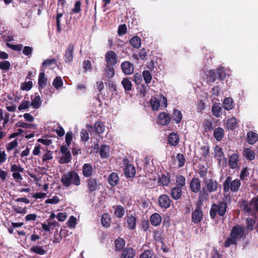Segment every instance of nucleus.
<instances>
[{"mask_svg": "<svg viewBox=\"0 0 258 258\" xmlns=\"http://www.w3.org/2000/svg\"><path fill=\"white\" fill-rule=\"evenodd\" d=\"M93 168L92 166L90 163H85L83 165L82 167V173L85 177H92L91 176L93 173Z\"/></svg>", "mask_w": 258, "mask_h": 258, "instance_id": "nucleus-20", "label": "nucleus"}, {"mask_svg": "<svg viewBox=\"0 0 258 258\" xmlns=\"http://www.w3.org/2000/svg\"><path fill=\"white\" fill-rule=\"evenodd\" d=\"M182 188L174 187L170 191V196L172 199L175 200H178L180 199L182 195Z\"/></svg>", "mask_w": 258, "mask_h": 258, "instance_id": "nucleus-25", "label": "nucleus"}, {"mask_svg": "<svg viewBox=\"0 0 258 258\" xmlns=\"http://www.w3.org/2000/svg\"><path fill=\"white\" fill-rule=\"evenodd\" d=\"M237 240L233 237H228L224 242V246L225 247H229L231 245H236Z\"/></svg>", "mask_w": 258, "mask_h": 258, "instance_id": "nucleus-50", "label": "nucleus"}, {"mask_svg": "<svg viewBox=\"0 0 258 258\" xmlns=\"http://www.w3.org/2000/svg\"><path fill=\"white\" fill-rule=\"evenodd\" d=\"M227 209V204L224 201H218L217 203L213 204L210 211L211 219H215L217 215L220 217H223L225 215Z\"/></svg>", "mask_w": 258, "mask_h": 258, "instance_id": "nucleus-4", "label": "nucleus"}, {"mask_svg": "<svg viewBox=\"0 0 258 258\" xmlns=\"http://www.w3.org/2000/svg\"><path fill=\"white\" fill-rule=\"evenodd\" d=\"M130 43L133 47L136 49L139 48L141 45V39L139 37L134 36L130 40Z\"/></svg>", "mask_w": 258, "mask_h": 258, "instance_id": "nucleus-33", "label": "nucleus"}, {"mask_svg": "<svg viewBox=\"0 0 258 258\" xmlns=\"http://www.w3.org/2000/svg\"><path fill=\"white\" fill-rule=\"evenodd\" d=\"M143 77L146 84H149L152 80V77L149 71L146 70L143 72Z\"/></svg>", "mask_w": 258, "mask_h": 258, "instance_id": "nucleus-53", "label": "nucleus"}, {"mask_svg": "<svg viewBox=\"0 0 258 258\" xmlns=\"http://www.w3.org/2000/svg\"><path fill=\"white\" fill-rule=\"evenodd\" d=\"M136 218L133 215L127 216L126 217L127 228L130 230L135 229L136 226Z\"/></svg>", "mask_w": 258, "mask_h": 258, "instance_id": "nucleus-26", "label": "nucleus"}, {"mask_svg": "<svg viewBox=\"0 0 258 258\" xmlns=\"http://www.w3.org/2000/svg\"><path fill=\"white\" fill-rule=\"evenodd\" d=\"M124 165V173L126 178H133L136 174V168L133 164H130L127 159L125 158L123 160Z\"/></svg>", "mask_w": 258, "mask_h": 258, "instance_id": "nucleus-7", "label": "nucleus"}, {"mask_svg": "<svg viewBox=\"0 0 258 258\" xmlns=\"http://www.w3.org/2000/svg\"><path fill=\"white\" fill-rule=\"evenodd\" d=\"M245 157L249 160H253L255 158V153L250 148H246L244 150Z\"/></svg>", "mask_w": 258, "mask_h": 258, "instance_id": "nucleus-45", "label": "nucleus"}, {"mask_svg": "<svg viewBox=\"0 0 258 258\" xmlns=\"http://www.w3.org/2000/svg\"><path fill=\"white\" fill-rule=\"evenodd\" d=\"M111 219L108 213H104L101 217V223L103 227L108 228L110 225Z\"/></svg>", "mask_w": 258, "mask_h": 258, "instance_id": "nucleus-37", "label": "nucleus"}, {"mask_svg": "<svg viewBox=\"0 0 258 258\" xmlns=\"http://www.w3.org/2000/svg\"><path fill=\"white\" fill-rule=\"evenodd\" d=\"M56 64V60L55 58L47 59L43 61L40 70H43L44 72L47 68L52 69L51 67Z\"/></svg>", "mask_w": 258, "mask_h": 258, "instance_id": "nucleus-24", "label": "nucleus"}, {"mask_svg": "<svg viewBox=\"0 0 258 258\" xmlns=\"http://www.w3.org/2000/svg\"><path fill=\"white\" fill-rule=\"evenodd\" d=\"M241 184L240 179H235L232 180L231 176H228L223 183V190L225 192L229 191L232 192H237L239 190Z\"/></svg>", "mask_w": 258, "mask_h": 258, "instance_id": "nucleus-5", "label": "nucleus"}, {"mask_svg": "<svg viewBox=\"0 0 258 258\" xmlns=\"http://www.w3.org/2000/svg\"><path fill=\"white\" fill-rule=\"evenodd\" d=\"M171 200L167 195H161L158 198V204L160 207L168 209L170 207Z\"/></svg>", "mask_w": 258, "mask_h": 258, "instance_id": "nucleus-11", "label": "nucleus"}, {"mask_svg": "<svg viewBox=\"0 0 258 258\" xmlns=\"http://www.w3.org/2000/svg\"><path fill=\"white\" fill-rule=\"evenodd\" d=\"M74 44L70 43L68 46L64 56L65 62L69 63L73 61L74 57Z\"/></svg>", "mask_w": 258, "mask_h": 258, "instance_id": "nucleus-16", "label": "nucleus"}, {"mask_svg": "<svg viewBox=\"0 0 258 258\" xmlns=\"http://www.w3.org/2000/svg\"><path fill=\"white\" fill-rule=\"evenodd\" d=\"M60 201L59 198L57 196H53L51 199H47L45 201L46 204H56Z\"/></svg>", "mask_w": 258, "mask_h": 258, "instance_id": "nucleus-62", "label": "nucleus"}, {"mask_svg": "<svg viewBox=\"0 0 258 258\" xmlns=\"http://www.w3.org/2000/svg\"><path fill=\"white\" fill-rule=\"evenodd\" d=\"M222 108L219 103L214 104L212 108L213 114L216 117H220L222 114Z\"/></svg>", "mask_w": 258, "mask_h": 258, "instance_id": "nucleus-39", "label": "nucleus"}, {"mask_svg": "<svg viewBox=\"0 0 258 258\" xmlns=\"http://www.w3.org/2000/svg\"><path fill=\"white\" fill-rule=\"evenodd\" d=\"M215 152V157H222L224 156V152H223V149L222 148L220 147L218 145H216L214 148Z\"/></svg>", "mask_w": 258, "mask_h": 258, "instance_id": "nucleus-57", "label": "nucleus"}, {"mask_svg": "<svg viewBox=\"0 0 258 258\" xmlns=\"http://www.w3.org/2000/svg\"><path fill=\"white\" fill-rule=\"evenodd\" d=\"M189 187L191 191L194 193H201V185L200 179L198 178L194 177L190 183Z\"/></svg>", "mask_w": 258, "mask_h": 258, "instance_id": "nucleus-12", "label": "nucleus"}, {"mask_svg": "<svg viewBox=\"0 0 258 258\" xmlns=\"http://www.w3.org/2000/svg\"><path fill=\"white\" fill-rule=\"evenodd\" d=\"M109 152V146L106 145H102L100 147V155L101 158L105 159L108 157Z\"/></svg>", "mask_w": 258, "mask_h": 258, "instance_id": "nucleus-32", "label": "nucleus"}, {"mask_svg": "<svg viewBox=\"0 0 258 258\" xmlns=\"http://www.w3.org/2000/svg\"><path fill=\"white\" fill-rule=\"evenodd\" d=\"M121 84L125 91H129L132 90V84L128 78H124L121 81Z\"/></svg>", "mask_w": 258, "mask_h": 258, "instance_id": "nucleus-47", "label": "nucleus"}, {"mask_svg": "<svg viewBox=\"0 0 258 258\" xmlns=\"http://www.w3.org/2000/svg\"><path fill=\"white\" fill-rule=\"evenodd\" d=\"M246 229L248 230H251L253 229V225L255 223L254 221L251 218L246 219Z\"/></svg>", "mask_w": 258, "mask_h": 258, "instance_id": "nucleus-61", "label": "nucleus"}, {"mask_svg": "<svg viewBox=\"0 0 258 258\" xmlns=\"http://www.w3.org/2000/svg\"><path fill=\"white\" fill-rule=\"evenodd\" d=\"M32 86L33 83L32 81L25 82L22 84L21 89L22 90L29 91L32 88Z\"/></svg>", "mask_w": 258, "mask_h": 258, "instance_id": "nucleus-56", "label": "nucleus"}, {"mask_svg": "<svg viewBox=\"0 0 258 258\" xmlns=\"http://www.w3.org/2000/svg\"><path fill=\"white\" fill-rule=\"evenodd\" d=\"M204 183L205 186L203 187L202 192L199 194V199L201 202L208 198L209 193L217 191L219 185L217 181L213 178L205 179Z\"/></svg>", "mask_w": 258, "mask_h": 258, "instance_id": "nucleus-1", "label": "nucleus"}, {"mask_svg": "<svg viewBox=\"0 0 258 258\" xmlns=\"http://www.w3.org/2000/svg\"><path fill=\"white\" fill-rule=\"evenodd\" d=\"M60 181L65 187H69L71 184L79 186L81 184L80 177L74 170L69 171L61 176Z\"/></svg>", "mask_w": 258, "mask_h": 258, "instance_id": "nucleus-2", "label": "nucleus"}, {"mask_svg": "<svg viewBox=\"0 0 258 258\" xmlns=\"http://www.w3.org/2000/svg\"><path fill=\"white\" fill-rule=\"evenodd\" d=\"M172 117L176 123H179L182 118L181 111L176 108L174 109L172 112Z\"/></svg>", "mask_w": 258, "mask_h": 258, "instance_id": "nucleus-36", "label": "nucleus"}, {"mask_svg": "<svg viewBox=\"0 0 258 258\" xmlns=\"http://www.w3.org/2000/svg\"><path fill=\"white\" fill-rule=\"evenodd\" d=\"M72 159V155L70 152L64 154H62V156L60 158L59 163L60 164H66L70 162Z\"/></svg>", "mask_w": 258, "mask_h": 258, "instance_id": "nucleus-41", "label": "nucleus"}, {"mask_svg": "<svg viewBox=\"0 0 258 258\" xmlns=\"http://www.w3.org/2000/svg\"><path fill=\"white\" fill-rule=\"evenodd\" d=\"M115 250L121 251L123 249L125 244V240L122 238H118L115 240Z\"/></svg>", "mask_w": 258, "mask_h": 258, "instance_id": "nucleus-40", "label": "nucleus"}, {"mask_svg": "<svg viewBox=\"0 0 258 258\" xmlns=\"http://www.w3.org/2000/svg\"><path fill=\"white\" fill-rule=\"evenodd\" d=\"M32 51L33 48L32 47L24 46L23 49V53L30 58L32 55Z\"/></svg>", "mask_w": 258, "mask_h": 258, "instance_id": "nucleus-60", "label": "nucleus"}, {"mask_svg": "<svg viewBox=\"0 0 258 258\" xmlns=\"http://www.w3.org/2000/svg\"><path fill=\"white\" fill-rule=\"evenodd\" d=\"M207 82L211 84L218 81L224 80L226 77V73L223 68L211 70L207 72Z\"/></svg>", "mask_w": 258, "mask_h": 258, "instance_id": "nucleus-3", "label": "nucleus"}, {"mask_svg": "<svg viewBox=\"0 0 258 258\" xmlns=\"http://www.w3.org/2000/svg\"><path fill=\"white\" fill-rule=\"evenodd\" d=\"M151 105L153 110H158L160 105V101L155 97H152L150 100Z\"/></svg>", "mask_w": 258, "mask_h": 258, "instance_id": "nucleus-44", "label": "nucleus"}, {"mask_svg": "<svg viewBox=\"0 0 258 258\" xmlns=\"http://www.w3.org/2000/svg\"><path fill=\"white\" fill-rule=\"evenodd\" d=\"M87 192L91 194L100 189L101 183L99 180L96 177H90L87 179Z\"/></svg>", "mask_w": 258, "mask_h": 258, "instance_id": "nucleus-6", "label": "nucleus"}, {"mask_svg": "<svg viewBox=\"0 0 258 258\" xmlns=\"http://www.w3.org/2000/svg\"><path fill=\"white\" fill-rule=\"evenodd\" d=\"M17 140H14L6 145V149L8 151H10L18 146Z\"/></svg>", "mask_w": 258, "mask_h": 258, "instance_id": "nucleus-58", "label": "nucleus"}, {"mask_svg": "<svg viewBox=\"0 0 258 258\" xmlns=\"http://www.w3.org/2000/svg\"><path fill=\"white\" fill-rule=\"evenodd\" d=\"M153 252L151 250H146L140 256V258H152Z\"/></svg>", "mask_w": 258, "mask_h": 258, "instance_id": "nucleus-64", "label": "nucleus"}, {"mask_svg": "<svg viewBox=\"0 0 258 258\" xmlns=\"http://www.w3.org/2000/svg\"><path fill=\"white\" fill-rule=\"evenodd\" d=\"M42 103V100L39 95L36 96L34 99H32L30 103L33 108L38 109L40 107Z\"/></svg>", "mask_w": 258, "mask_h": 258, "instance_id": "nucleus-38", "label": "nucleus"}, {"mask_svg": "<svg viewBox=\"0 0 258 258\" xmlns=\"http://www.w3.org/2000/svg\"><path fill=\"white\" fill-rule=\"evenodd\" d=\"M17 127H21L25 128H33L35 129L36 125L34 124H30L22 121H18L16 123Z\"/></svg>", "mask_w": 258, "mask_h": 258, "instance_id": "nucleus-48", "label": "nucleus"}, {"mask_svg": "<svg viewBox=\"0 0 258 258\" xmlns=\"http://www.w3.org/2000/svg\"><path fill=\"white\" fill-rule=\"evenodd\" d=\"M114 214L118 218H121L125 214V209L121 205L114 206Z\"/></svg>", "mask_w": 258, "mask_h": 258, "instance_id": "nucleus-29", "label": "nucleus"}, {"mask_svg": "<svg viewBox=\"0 0 258 258\" xmlns=\"http://www.w3.org/2000/svg\"><path fill=\"white\" fill-rule=\"evenodd\" d=\"M171 121L169 114L165 112H162L158 116L157 123L161 125H167Z\"/></svg>", "mask_w": 258, "mask_h": 258, "instance_id": "nucleus-15", "label": "nucleus"}, {"mask_svg": "<svg viewBox=\"0 0 258 258\" xmlns=\"http://www.w3.org/2000/svg\"><path fill=\"white\" fill-rule=\"evenodd\" d=\"M230 236L237 240H240L244 236L243 227L239 224L234 226L231 230Z\"/></svg>", "mask_w": 258, "mask_h": 258, "instance_id": "nucleus-8", "label": "nucleus"}, {"mask_svg": "<svg viewBox=\"0 0 258 258\" xmlns=\"http://www.w3.org/2000/svg\"><path fill=\"white\" fill-rule=\"evenodd\" d=\"M108 183L112 186H115L119 181V177L115 172H112L108 178Z\"/></svg>", "mask_w": 258, "mask_h": 258, "instance_id": "nucleus-31", "label": "nucleus"}, {"mask_svg": "<svg viewBox=\"0 0 258 258\" xmlns=\"http://www.w3.org/2000/svg\"><path fill=\"white\" fill-rule=\"evenodd\" d=\"M94 127L95 131L98 134L103 133L104 132V125L101 121H98L95 123Z\"/></svg>", "mask_w": 258, "mask_h": 258, "instance_id": "nucleus-54", "label": "nucleus"}, {"mask_svg": "<svg viewBox=\"0 0 258 258\" xmlns=\"http://www.w3.org/2000/svg\"><path fill=\"white\" fill-rule=\"evenodd\" d=\"M83 67L85 71H91L92 69L91 62L89 60H85L83 62Z\"/></svg>", "mask_w": 258, "mask_h": 258, "instance_id": "nucleus-63", "label": "nucleus"}, {"mask_svg": "<svg viewBox=\"0 0 258 258\" xmlns=\"http://www.w3.org/2000/svg\"><path fill=\"white\" fill-rule=\"evenodd\" d=\"M237 124L236 118L232 117L227 120L226 126L228 129L233 131L236 128Z\"/></svg>", "mask_w": 258, "mask_h": 258, "instance_id": "nucleus-35", "label": "nucleus"}, {"mask_svg": "<svg viewBox=\"0 0 258 258\" xmlns=\"http://www.w3.org/2000/svg\"><path fill=\"white\" fill-rule=\"evenodd\" d=\"M176 179V187L183 189L185 185L186 179L185 177L182 175H177L175 177Z\"/></svg>", "mask_w": 258, "mask_h": 258, "instance_id": "nucleus-28", "label": "nucleus"}, {"mask_svg": "<svg viewBox=\"0 0 258 258\" xmlns=\"http://www.w3.org/2000/svg\"><path fill=\"white\" fill-rule=\"evenodd\" d=\"M179 137L177 133L171 132L168 137V142L171 146H176L179 142Z\"/></svg>", "mask_w": 258, "mask_h": 258, "instance_id": "nucleus-17", "label": "nucleus"}, {"mask_svg": "<svg viewBox=\"0 0 258 258\" xmlns=\"http://www.w3.org/2000/svg\"><path fill=\"white\" fill-rule=\"evenodd\" d=\"M38 84L39 90H42L47 85V79L45 77V72L43 70H40L38 77Z\"/></svg>", "mask_w": 258, "mask_h": 258, "instance_id": "nucleus-18", "label": "nucleus"}, {"mask_svg": "<svg viewBox=\"0 0 258 258\" xmlns=\"http://www.w3.org/2000/svg\"><path fill=\"white\" fill-rule=\"evenodd\" d=\"M30 251L39 255H43L46 253V251L43 247L39 245L33 246L30 248Z\"/></svg>", "mask_w": 258, "mask_h": 258, "instance_id": "nucleus-43", "label": "nucleus"}, {"mask_svg": "<svg viewBox=\"0 0 258 258\" xmlns=\"http://www.w3.org/2000/svg\"><path fill=\"white\" fill-rule=\"evenodd\" d=\"M213 136L217 141H221L224 136V129L218 127L214 131Z\"/></svg>", "mask_w": 258, "mask_h": 258, "instance_id": "nucleus-27", "label": "nucleus"}, {"mask_svg": "<svg viewBox=\"0 0 258 258\" xmlns=\"http://www.w3.org/2000/svg\"><path fill=\"white\" fill-rule=\"evenodd\" d=\"M258 140V135L253 132H249L247 133V142L250 145L255 144Z\"/></svg>", "mask_w": 258, "mask_h": 258, "instance_id": "nucleus-30", "label": "nucleus"}, {"mask_svg": "<svg viewBox=\"0 0 258 258\" xmlns=\"http://www.w3.org/2000/svg\"><path fill=\"white\" fill-rule=\"evenodd\" d=\"M11 63L8 60L0 61V69L2 71L8 72L11 68Z\"/></svg>", "mask_w": 258, "mask_h": 258, "instance_id": "nucleus-49", "label": "nucleus"}, {"mask_svg": "<svg viewBox=\"0 0 258 258\" xmlns=\"http://www.w3.org/2000/svg\"><path fill=\"white\" fill-rule=\"evenodd\" d=\"M239 162V155L237 153H234L229 156L228 164L230 169L238 168Z\"/></svg>", "mask_w": 258, "mask_h": 258, "instance_id": "nucleus-14", "label": "nucleus"}, {"mask_svg": "<svg viewBox=\"0 0 258 258\" xmlns=\"http://www.w3.org/2000/svg\"><path fill=\"white\" fill-rule=\"evenodd\" d=\"M135 255V251L132 247L124 249L121 255L120 258H134Z\"/></svg>", "mask_w": 258, "mask_h": 258, "instance_id": "nucleus-21", "label": "nucleus"}, {"mask_svg": "<svg viewBox=\"0 0 258 258\" xmlns=\"http://www.w3.org/2000/svg\"><path fill=\"white\" fill-rule=\"evenodd\" d=\"M106 64L115 66L118 62V56L113 50H109L105 54Z\"/></svg>", "mask_w": 258, "mask_h": 258, "instance_id": "nucleus-9", "label": "nucleus"}, {"mask_svg": "<svg viewBox=\"0 0 258 258\" xmlns=\"http://www.w3.org/2000/svg\"><path fill=\"white\" fill-rule=\"evenodd\" d=\"M162 217L158 213H155L152 214L150 218L151 224L154 226H157L161 222Z\"/></svg>", "mask_w": 258, "mask_h": 258, "instance_id": "nucleus-23", "label": "nucleus"}, {"mask_svg": "<svg viewBox=\"0 0 258 258\" xmlns=\"http://www.w3.org/2000/svg\"><path fill=\"white\" fill-rule=\"evenodd\" d=\"M203 219V213L199 205H197V208L194 210L191 214V221L195 224L201 223Z\"/></svg>", "mask_w": 258, "mask_h": 258, "instance_id": "nucleus-10", "label": "nucleus"}, {"mask_svg": "<svg viewBox=\"0 0 258 258\" xmlns=\"http://www.w3.org/2000/svg\"><path fill=\"white\" fill-rule=\"evenodd\" d=\"M6 46L12 49L13 50L15 51H20L23 48V45L22 44H19L17 45H14V44H11L9 42H11L14 41V37L13 36H9L7 37L6 39Z\"/></svg>", "mask_w": 258, "mask_h": 258, "instance_id": "nucleus-19", "label": "nucleus"}, {"mask_svg": "<svg viewBox=\"0 0 258 258\" xmlns=\"http://www.w3.org/2000/svg\"><path fill=\"white\" fill-rule=\"evenodd\" d=\"M249 169L248 167L243 168L240 174V180H243L245 177L249 175L248 172Z\"/></svg>", "mask_w": 258, "mask_h": 258, "instance_id": "nucleus-59", "label": "nucleus"}, {"mask_svg": "<svg viewBox=\"0 0 258 258\" xmlns=\"http://www.w3.org/2000/svg\"><path fill=\"white\" fill-rule=\"evenodd\" d=\"M223 104V107L225 110H229L232 109L233 107L232 99L231 98H226L224 100Z\"/></svg>", "mask_w": 258, "mask_h": 258, "instance_id": "nucleus-42", "label": "nucleus"}, {"mask_svg": "<svg viewBox=\"0 0 258 258\" xmlns=\"http://www.w3.org/2000/svg\"><path fill=\"white\" fill-rule=\"evenodd\" d=\"M158 182L163 186H168L170 182V174L167 173L166 174H162L159 177Z\"/></svg>", "mask_w": 258, "mask_h": 258, "instance_id": "nucleus-22", "label": "nucleus"}, {"mask_svg": "<svg viewBox=\"0 0 258 258\" xmlns=\"http://www.w3.org/2000/svg\"><path fill=\"white\" fill-rule=\"evenodd\" d=\"M81 141L84 142H87L89 139V136L88 131L86 129L82 130L81 132Z\"/></svg>", "mask_w": 258, "mask_h": 258, "instance_id": "nucleus-55", "label": "nucleus"}, {"mask_svg": "<svg viewBox=\"0 0 258 258\" xmlns=\"http://www.w3.org/2000/svg\"><path fill=\"white\" fill-rule=\"evenodd\" d=\"M202 150V157L205 160L210 157V147L208 145L201 147Z\"/></svg>", "mask_w": 258, "mask_h": 258, "instance_id": "nucleus-46", "label": "nucleus"}, {"mask_svg": "<svg viewBox=\"0 0 258 258\" xmlns=\"http://www.w3.org/2000/svg\"><path fill=\"white\" fill-rule=\"evenodd\" d=\"M104 72L105 75L109 79L112 78L115 75L114 66L106 64L104 68Z\"/></svg>", "mask_w": 258, "mask_h": 258, "instance_id": "nucleus-34", "label": "nucleus"}, {"mask_svg": "<svg viewBox=\"0 0 258 258\" xmlns=\"http://www.w3.org/2000/svg\"><path fill=\"white\" fill-rule=\"evenodd\" d=\"M122 72L125 75H130L134 73V66L132 63L129 61H123L120 65Z\"/></svg>", "mask_w": 258, "mask_h": 258, "instance_id": "nucleus-13", "label": "nucleus"}, {"mask_svg": "<svg viewBox=\"0 0 258 258\" xmlns=\"http://www.w3.org/2000/svg\"><path fill=\"white\" fill-rule=\"evenodd\" d=\"M52 85L56 89L58 90L63 85L61 78L59 76L56 77L53 80Z\"/></svg>", "mask_w": 258, "mask_h": 258, "instance_id": "nucleus-51", "label": "nucleus"}, {"mask_svg": "<svg viewBox=\"0 0 258 258\" xmlns=\"http://www.w3.org/2000/svg\"><path fill=\"white\" fill-rule=\"evenodd\" d=\"M176 159L178 161V166L182 167L185 164V159L183 154L178 153L176 155Z\"/></svg>", "mask_w": 258, "mask_h": 258, "instance_id": "nucleus-52", "label": "nucleus"}]
</instances>
